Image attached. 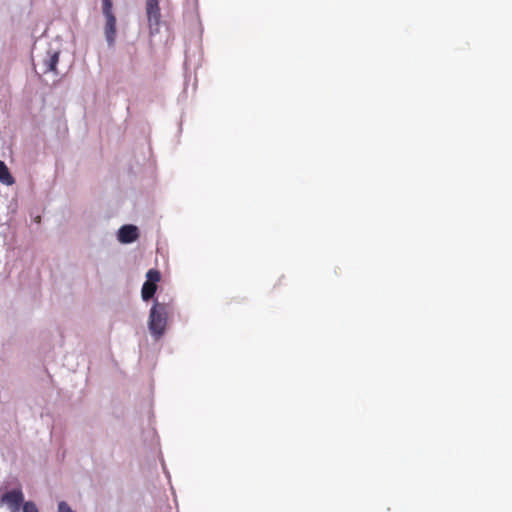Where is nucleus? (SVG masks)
I'll list each match as a JSON object with an SVG mask.
<instances>
[{
  "instance_id": "obj_1",
  "label": "nucleus",
  "mask_w": 512,
  "mask_h": 512,
  "mask_svg": "<svg viewBox=\"0 0 512 512\" xmlns=\"http://www.w3.org/2000/svg\"><path fill=\"white\" fill-rule=\"evenodd\" d=\"M172 303L156 301L149 313L148 326L151 334L159 339L166 330L169 316L173 313Z\"/></svg>"
},
{
  "instance_id": "obj_5",
  "label": "nucleus",
  "mask_w": 512,
  "mask_h": 512,
  "mask_svg": "<svg viewBox=\"0 0 512 512\" xmlns=\"http://www.w3.org/2000/svg\"><path fill=\"white\" fill-rule=\"evenodd\" d=\"M138 236V228L134 225H124L118 231V240L121 243H132Z\"/></svg>"
},
{
  "instance_id": "obj_6",
  "label": "nucleus",
  "mask_w": 512,
  "mask_h": 512,
  "mask_svg": "<svg viewBox=\"0 0 512 512\" xmlns=\"http://www.w3.org/2000/svg\"><path fill=\"white\" fill-rule=\"evenodd\" d=\"M106 23H105V37L107 40V43L110 47H112L115 43V37H116V17L110 16L105 17Z\"/></svg>"
},
{
  "instance_id": "obj_11",
  "label": "nucleus",
  "mask_w": 512,
  "mask_h": 512,
  "mask_svg": "<svg viewBox=\"0 0 512 512\" xmlns=\"http://www.w3.org/2000/svg\"><path fill=\"white\" fill-rule=\"evenodd\" d=\"M58 512H75L71 509V507L65 502L61 501L58 504Z\"/></svg>"
},
{
  "instance_id": "obj_10",
  "label": "nucleus",
  "mask_w": 512,
  "mask_h": 512,
  "mask_svg": "<svg viewBox=\"0 0 512 512\" xmlns=\"http://www.w3.org/2000/svg\"><path fill=\"white\" fill-rule=\"evenodd\" d=\"M23 512H39L35 503L28 501L23 504Z\"/></svg>"
},
{
  "instance_id": "obj_9",
  "label": "nucleus",
  "mask_w": 512,
  "mask_h": 512,
  "mask_svg": "<svg viewBox=\"0 0 512 512\" xmlns=\"http://www.w3.org/2000/svg\"><path fill=\"white\" fill-rule=\"evenodd\" d=\"M102 10L105 17L115 16L112 12L111 0H102Z\"/></svg>"
},
{
  "instance_id": "obj_3",
  "label": "nucleus",
  "mask_w": 512,
  "mask_h": 512,
  "mask_svg": "<svg viewBox=\"0 0 512 512\" xmlns=\"http://www.w3.org/2000/svg\"><path fill=\"white\" fill-rule=\"evenodd\" d=\"M2 504H5L10 512H19L24 504V494L21 489H14L6 492L1 497Z\"/></svg>"
},
{
  "instance_id": "obj_4",
  "label": "nucleus",
  "mask_w": 512,
  "mask_h": 512,
  "mask_svg": "<svg viewBox=\"0 0 512 512\" xmlns=\"http://www.w3.org/2000/svg\"><path fill=\"white\" fill-rule=\"evenodd\" d=\"M145 9L149 26L158 27L161 19L159 0H146Z\"/></svg>"
},
{
  "instance_id": "obj_2",
  "label": "nucleus",
  "mask_w": 512,
  "mask_h": 512,
  "mask_svg": "<svg viewBox=\"0 0 512 512\" xmlns=\"http://www.w3.org/2000/svg\"><path fill=\"white\" fill-rule=\"evenodd\" d=\"M146 278L141 289V296L144 301H148L156 293L157 283L161 280V274L156 269H150L146 273Z\"/></svg>"
},
{
  "instance_id": "obj_8",
  "label": "nucleus",
  "mask_w": 512,
  "mask_h": 512,
  "mask_svg": "<svg viewBox=\"0 0 512 512\" xmlns=\"http://www.w3.org/2000/svg\"><path fill=\"white\" fill-rule=\"evenodd\" d=\"M0 181L7 185L14 183V179L3 161H0Z\"/></svg>"
},
{
  "instance_id": "obj_7",
  "label": "nucleus",
  "mask_w": 512,
  "mask_h": 512,
  "mask_svg": "<svg viewBox=\"0 0 512 512\" xmlns=\"http://www.w3.org/2000/svg\"><path fill=\"white\" fill-rule=\"evenodd\" d=\"M59 62V53L58 52H48L47 57L44 59V73L48 72H56V67Z\"/></svg>"
}]
</instances>
